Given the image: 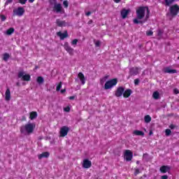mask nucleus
Returning a JSON list of instances; mask_svg holds the SVG:
<instances>
[{
	"instance_id": "nucleus-1",
	"label": "nucleus",
	"mask_w": 179,
	"mask_h": 179,
	"mask_svg": "<svg viewBox=\"0 0 179 179\" xmlns=\"http://www.w3.org/2000/svg\"><path fill=\"white\" fill-rule=\"evenodd\" d=\"M148 10V7L146 6H143V7H139L136 10V17L134 20V23L135 24H138V23H145V21H141L143 17H145V13Z\"/></svg>"
},
{
	"instance_id": "nucleus-2",
	"label": "nucleus",
	"mask_w": 179,
	"mask_h": 179,
	"mask_svg": "<svg viewBox=\"0 0 179 179\" xmlns=\"http://www.w3.org/2000/svg\"><path fill=\"white\" fill-rule=\"evenodd\" d=\"M34 128H36V124L28 123L20 127V132L21 134H24V135H30V134H33Z\"/></svg>"
},
{
	"instance_id": "nucleus-3",
	"label": "nucleus",
	"mask_w": 179,
	"mask_h": 179,
	"mask_svg": "<svg viewBox=\"0 0 179 179\" xmlns=\"http://www.w3.org/2000/svg\"><path fill=\"white\" fill-rule=\"evenodd\" d=\"M118 83V80L117 78H113L110 80H108L105 83L104 89L105 90H108V89H112Z\"/></svg>"
},
{
	"instance_id": "nucleus-4",
	"label": "nucleus",
	"mask_w": 179,
	"mask_h": 179,
	"mask_svg": "<svg viewBox=\"0 0 179 179\" xmlns=\"http://www.w3.org/2000/svg\"><path fill=\"white\" fill-rule=\"evenodd\" d=\"M24 15V8L23 7H18L13 10V16H19V17Z\"/></svg>"
},
{
	"instance_id": "nucleus-5",
	"label": "nucleus",
	"mask_w": 179,
	"mask_h": 179,
	"mask_svg": "<svg viewBox=\"0 0 179 179\" xmlns=\"http://www.w3.org/2000/svg\"><path fill=\"white\" fill-rule=\"evenodd\" d=\"M169 11H170L171 16H177L179 12V6L178 4L171 6L169 8Z\"/></svg>"
},
{
	"instance_id": "nucleus-6",
	"label": "nucleus",
	"mask_w": 179,
	"mask_h": 179,
	"mask_svg": "<svg viewBox=\"0 0 179 179\" xmlns=\"http://www.w3.org/2000/svg\"><path fill=\"white\" fill-rule=\"evenodd\" d=\"M53 12H55V13H64L65 10L62 8V5H61V3H55L53 6Z\"/></svg>"
},
{
	"instance_id": "nucleus-7",
	"label": "nucleus",
	"mask_w": 179,
	"mask_h": 179,
	"mask_svg": "<svg viewBox=\"0 0 179 179\" xmlns=\"http://www.w3.org/2000/svg\"><path fill=\"white\" fill-rule=\"evenodd\" d=\"M18 78H22V80L29 82V80H30L31 77L29 74L24 75V72H23V71H20L18 73Z\"/></svg>"
},
{
	"instance_id": "nucleus-8",
	"label": "nucleus",
	"mask_w": 179,
	"mask_h": 179,
	"mask_svg": "<svg viewBox=\"0 0 179 179\" xmlns=\"http://www.w3.org/2000/svg\"><path fill=\"white\" fill-rule=\"evenodd\" d=\"M133 154L132 152H131V150H126L124 151V159L127 162H131V160H132V157H133Z\"/></svg>"
},
{
	"instance_id": "nucleus-9",
	"label": "nucleus",
	"mask_w": 179,
	"mask_h": 179,
	"mask_svg": "<svg viewBox=\"0 0 179 179\" xmlns=\"http://www.w3.org/2000/svg\"><path fill=\"white\" fill-rule=\"evenodd\" d=\"M124 92H125V88L124 87H119L115 92V96L116 97H121L124 94Z\"/></svg>"
},
{
	"instance_id": "nucleus-10",
	"label": "nucleus",
	"mask_w": 179,
	"mask_h": 179,
	"mask_svg": "<svg viewBox=\"0 0 179 179\" xmlns=\"http://www.w3.org/2000/svg\"><path fill=\"white\" fill-rule=\"evenodd\" d=\"M68 132H69V127H66V126H64L60 129V136L64 137V136H66V135H68Z\"/></svg>"
},
{
	"instance_id": "nucleus-11",
	"label": "nucleus",
	"mask_w": 179,
	"mask_h": 179,
	"mask_svg": "<svg viewBox=\"0 0 179 179\" xmlns=\"http://www.w3.org/2000/svg\"><path fill=\"white\" fill-rule=\"evenodd\" d=\"M64 50L69 53V55H73V48H72L68 42H66L64 45Z\"/></svg>"
},
{
	"instance_id": "nucleus-12",
	"label": "nucleus",
	"mask_w": 179,
	"mask_h": 179,
	"mask_svg": "<svg viewBox=\"0 0 179 179\" xmlns=\"http://www.w3.org/2000/svg\"><path fill=\"white\" fill-rule=\"evenodd\" d=\"M83 167L84 169H90L92 167V162L87 159L83 160Z\"/></svg>"
},
{
	"instance_id": "nucleus-13",
	"label": "nucleus",
	"mask_w": 179,
	"mask_h": 179,
	"mask_svg": "<svg viewBox=\"0 0 179 179\" xmlns=\"http://www.w3.org/2000/svg\"><path fill=\"white\" fill-rule=\"evenodd\" d=\"M170 170H171V167H170L169 166H166V165L161 166L159 169V171L163 173H169V171H170Z\"/></svg>"
},
{
	"instance_id": "nucleus-14",
	"label": "nucleus",
	"mask_w": 179,
	"mask_h": 179,
	"mask_svg": "<svg viewBox=\"0 0 179 179\" xmlns=\"http://www.w3.org/2000/svg\"><path fill=\"white\" fill-rule=\"evenodd\" d=\"M58 37H60V40H64V38H66L69 37L68 31H65L64 33L62 34V32L59 31L57 33Z\"/></svg>"
},
{
	"instance_id": "nucleus-15",
	"label": "nucleus",
	"mask_w": 179,
	"mask_h": 179,
	"mask_svg": "<svg viewBox=\"0 0 179 179\" xmlns=\"http://www.w3.org/2000/svg\"><path fill=\"white\" fill-rule=\"evenodd\" d=\"M78 79H80L82 85H85V83H86V78H85V75L83 74V73H78Z\"/></svg>"
},
{
	"instance_id": "nucleus-16",
	"label": "nucleus",
	"mask_w": 179,
	"mask_h": 179,
	"mask_svg": "<svg viewBox=\"0 0 179 179\" xmlns=\"http://www.w3.org/2000/svg\"><path fill=\"white\" fill-rule=\"evenodd\" d=\"M131 94H132V90L127 89L124 91L123 97H124V99H128V97H129V96H131Z\"/></svg>"
},
{
	"instance_id": "nucleus-17",
	"label": "nucleus",
	"mask_w": 179,
	"mask_h": 179,
	"mask_svg": "<svg viewBox=\"0 0 179 179\" xmlns=\"http://www.w3.org/2000/svg\"><path fill=\"white\" fill-rule=\"evenodd\" d=\"M128 13H129V10L123 8L120 12V15H121L122 19H125L127 17V16H128Z\"/></svg>"
},
{
	"instance_id": "nucleus-18",
	"label": "nucleus",
	"mask_w": 179,
	"mask_h": 179,
	"mask_svg": "<svg viewBox=\"0 0 179 179\" xmlns=\"http://www.w3.org/2000/svg\"><path fill=\"white\" fill-rule=\"evenodd\" d=\"M164 73H177V70L171 69L170 67H166L164 69Z\"/></svg>"
},
{
	"instance_id": "nucleus-19",
	"label": "nucleus",
	"mask_w": 179,
	"mask_h": 179,
	"mask_svg": "<svg viewBox=\"0 0 179 179\" xmlns=\"http://www.w3.org/2000/svg\"><path fill=\"white\" fill-rule=\"evenodd\" d=\"M56 24L59 27H65L66 26V22L61 21L59 19L56 20Z\"/></svg>"
},
{
	"instance_id": "nucleus-20",
	"label": "nucleus",
	"mask_w": 179,
	"mask_h": 179,
	"mask_svg": "<svg viewBox=\"0 0 179 179\" xmlns=\"http://www.w3.org/2000/svg\"><path fill=\"white\" fill-rule=\"evenodd\" d=\"M47 157H50V152H43L42 154H40L38 156V158L39 159H44V158L47 159Z\"/></svg>"
},
{
	"instance_id": "nucleus-21",
	"label": "nucleus",
	"mask_w": 179,
	"mask_h": 179,
	"mask_svg": "<svg viewBox=\"0 0 179 179\" xmlns=\"http://www.w3.org/2000/svg\"><path fill=\"white\" fill-rule=\"evenodd\" d=\"M138 68H131L130 69V75H131V76H135L136 75H138Z\"/></svg>"
},
{
	"instance_id": "nucleus-22",
	"label": "nucleus",
	"mask_w": 179,
	"mask_h": 179,
	"mask_svg": "<svg viewBox=\"0 0 179 179\" xmlns=\"http://www.w3.org/2000/svg\"><path fill=\"white\" fill-rule=\"evenodd\" d=\"M5 100L6 101H9V100H10V90H9V88H8L6 91Z\"/></svg>"
},
{
	"instance_id": "nucleus-23",
	"label": "nucleus",
	"mask_w": 179,
	"mask_h": 179,
	"mask_svg": "<svg viewBox=\"0 0 179 179\" xmlns=\"http://www.w3.org/2000/svg\"><path fill=\"white\" fill-rule=\"evenodd\" d=\"M133 134L136 136H145V133L142 131L135 130Z\"/></svg>"
},
{
	"instance_id": "nucleus-24",
	"label": "nucleus",
	"mask_w": 179,
	"mask_h": 179,
	"mask_svg": "<svg viewBox=\"0 0 179 179\" xmlns=\"http://www.w3.org/2000/svg\"><path fill=\"white\" fill-rule=\"evenodd\" d=\"M37 115H38L37 112L32 111L30 113L29 118L31 120H36V118H37Z\"/></svg>"
},
{
	"instance_id": "nucleus-25",
	"label": "nucleus",
	"mask_w": 179,
	"mask_h": 179,
	"mask_svg": "<svg viewBox=\"0 0 179 179\" xmlns=\"http://www.w3.org/2000/svg\"><path fill=\"white\" fill-rule=\"evenodd\" d=\"M13 33H15V29L13 28H10L8 29L6 31V34H7V36H10L11 34H13Z\"/></svg>"
},
{
	"instance_id": "nucleus-26",
	"label": "nucleus",
	"mask_w": 179,
	"mask_h": 179,
	"mask_svg": "<svg viewBox=\"0 0 179 179\" xmlns=\"http://www.w3.org/2000/svg\"><path fill=\"white\" fill-rule=\"evenodd\" d=\"M9 58H10V55H9V53H4L3 55V60H4L5 62H8Z\"/></svg>"
},
{
	"instance_id": "nucleus-27",
	"label": "nucleus",
	"mask_w": 179,
	"mask_h": 179,
	"mask_svg": "<svg viewBox=\"0 0 179 179\" xmlns=\"http://www.w3.org/2000/svg\"><path fill=\"white\" fill-rule=\"evenodd\" d=\"M36 82L38 85H43V83H44V78L38 76L36 79Z\"/></svg>"
},
{
	"instance_id": "nucleus-28",
	"label": "nucleus",
	"mask_w": 179,
	"mask_h": 179,
	"mask_svg": "<svg viewBox=\"0 0 179 179\" xmlns=\"http://www.w3.org/2000/svg\"><path fill=\"white\" fill-rule=\"evenodd\" d=\"M144 120L146 124H149V122L152 121V117H150V115H147L144 117Z\"/></svg>"
},
{
	"instance_id": "nucleus-29",
	"label": "nucleus",
	"mask_w": 179,
	"mask_h": 179,
	"mask_svg": "<svg viewBox=\"0 0 179 179\" xmlns=\"http://www.w3.org/2000/svg\"><path fill=\"white\" fill-rule=\"evenodd\" d=\"M160 96V94H159V92H155L152 94V97L153 99H155V100H157L159 99V96Z\"/></svg>"
},
{
	"instance_id": "nucleus-30",
	"label": "nucleus",
	"mask_w": 179,
	"mask_h": 179,
	"mask_svg": "<svg viewBox=\"0 0 179 179\" xmlns=\"http://www.w3.org/2000/svg\"><path fill=\"white\" fill-rule=\"evenodd\" d=\"M165 1V6H170L174 2V0H164Z\"/></svg>"
},
{
	"instance_id": "nucleus-31",
	"label": "nucleus",
	"mask_w": 179,
	"mask_h": 179,
	"mask_svg": "<svg viewBox=\"0 0 179 179\" xmlns=\"http://www.w3.org/2000/svg\"><path fill=\"white\" fill-rule=\"evenodd\" d=\"M147 14L145 15V20L144 22H146L149 19V15L150 14V11L149 10V8L148 7L146 10Z\"/></svg>"
},
{
	"instance_id": "nucleus-32",
	"label": "nucleus",
	"mask_w": 179,
	"mask_h": 179,
	"mask_svg": "<svg viewBox=\"0 0 179 179\" xmlns=\"http://www.w3.org/2000/svg\"><path fill=\"white\" fill-rule=\"evenodd\" d=\"M165 135L166 136H170V135H171V130H170V129H166L165 130Z\"/></svg>"
},
{
	"instance_id": "nucleus-33",
	"label": "nucleus",
	"mask_w": 179,
	"mask_h": 179,
	"mask_svg": "<svg viewBox=\"0 0 179 179\" xmlns=\"http://www.w3.org/2000/svg\"><path fill=\"white\" fill-rule=\"evenodd\" d=\"M62 87V82H60L58 85L56 87L57 92H59L61 90V88Z\"/></svg>"
},
{
	"instance_id": "nucleus-34",
	"label": "nucleus",
	"mask_w": 179,
	"mask_h": 179,
	"mask_svg": "<svg viewBox=\"0 0 179 179\" xmlns=\"http://www.w3.org/2000/svg\"><path fill=\"white\" fill-rule=\"evenodd\" d=\"M63 5H64V8H68L69 3L68 2V1L66 0V1H63Z\"/></svg>"
},
{
	"instance_id": "nucleus-35",
	"label": "nucleus",
	"mask_w": 179,
	"mask_h": 179,
	"mask_svg": "<svg viewBox=\"0 0 179 179\" xmlns=\"http://www.w3.org/2000/svg\"><path fill=\"white\" fill-rule=\"evenodd\" d=\"M76 44H78V39L73 40L72 42H71V45H76Z\"/></svg>"
},
{
	"instance_id": "nucleus-36",
	"label": "nucleus",
	"mask_w": 179,
	"mask_h": 179,
	"mask_svg": "<svg viewBox=\"0 0 179 179\" xmlns=\"http://www.w3.org/2000/svg\"><path fill=\"white\" fill-rule=\"evenodd\" d=\"M19 2L21 3V5L26 4V2H27V0H19Z\"/></svg>"
},
{
	"instance_id": "nucleus-37",
	"label": "nucleus",
	"mask_w": 179,
	"mask_h": 179,
	"mask_svg": "<svg viewBox=\"0 0 179 179\" xmlns=\"http://www.w3.org/2000/svg\"><path fill=\"white\" fill-rule=\"evenodd\" d=\"M157 34H158V36H159V37L162 36V35L163 34V31L161 30V29H159V30L157 31Z\"/></svg>"
},
{
	"instance_id": "nucleus-38",
	"label": "nucleus",
	"mask_w": 179,
	"mask_h": 179,
	"mask_svg": "<svg viewBox=\"0 0 179 179\" xmlns=\"http://www.w3.org/2000/svg\"><path fill=\"white\" fill-rule=\"evenodd\" d=\"M146 34L147 36H153V32L152 31H147Z\"/></svg>"
},
{
	"instance_id": "nucleus-39",
	"label": "nucleus",
	"mask_w": 179,
	"mask_h": 179,
	"mask_svg": "<svg viewBox=\"0 0 179 179\" xmlns=\"http://www.w3.org/2000/svg\"><path fill=\"white\" fill-rule=\"evenodd\" d=\"M64 110L66 111V113H69L71 111V108L66 107L64 108Z\"/></svg>"
},
{
	"instance_id": "nucleus-40",
	"label": "nucleus",
	"mask_w": 179,
	"mask_h": 179,
	"mask_svg": "<svg viewBox=\"0 0 179 179\" xmlns=\"http://www.w3.org/2000/svg\"><path fill=\"white\" fill-rule=\"evenodd\" d=\"M139 173H141V171H139V169H135L134 174L136 176H138V174H139Z\"/></svg>"
},
{
	"instance_id": "nucleus-41",
	"label": "nucleus",
	"mask_w": 179,
	"mask_h": 179,
	"mask_svg": "<svg viewBox=\"0 0 179 179\" xmlns=\"http://www.w3.org/2000/svg\"><path fill=\"white\" fill-rule=\"evenodd\" d=\"M13 2V0H6L5 5H9V3H12Z\"/></svg>"
},
{
	"instance_id": "nucleus-42",
	"label": "nucleus",
	"mask_w": 179,
	"mask_h": 179,
	"mask_svg": "<svg viewBox=\"0 0 179 179\" xmlns=\"http://www.w3.org/2000/svg\"><path fill=\"white\" fill-rule=\"evenodd\" d=\"M134 85L137 86V85H139V79L136 78L134 80Z\"/></svg>"
},
{
	"instance_id": "nucleus-43",
	"label": "nucleus",
	"mask_w": 179,
	"mask_h": 179,
	"mask_svg": "<svg viewBox=\"0 0 179 179\" xmlns=\"http://www.w3.org/2000/svg\"><path fill=\"white\" fill-rule=\"evenodd\" d=\"M1 22H5L6 20V17L5 15H1Z\"/></svg>"
},
{
	"instance_id": "nucleus-44",
	"label": "nucleus",
	"mask_w": 179,
	"mask_h": 179,
	"mask_svg": "<svg viewBox=\"0 0 179 179\" xmlns=\"http://www.w3.org/2000/svg\"><path fill=\"white\" fill-rule=\"evenodd\" d=\"M161 179H169V176L167 175H164L161 176Z\"/></svg>"
},
{
	"instance_id": "nucleus-45",
	"label": "nucleus",
	"mask_w": 179,
	"mask_h": 179,
	"mask_svg": "<svg viewBox=\"0 0 179 179\" xmlns=\"http://www.w3.org/2000/svg\"><path fill=\"white\" fill-rule=\"evenodd\" d=\"M95 45L96 47H100V41H97L96 42H95Z\"/></svg>"
},
{
	"instance_id": "nucleus-46",
	"label": "nucleus",
	"mask_w": 179,
	"mask_h": 179,
	"mask_svg": "<svg viewBox=\"0 0 179 179\" xmlns=\"http://www.w3.org/2000/svg\"><path fill=\"white\" fill-rule=\"evenodd\" d=\"M169 128H170L171 129H174L176 128V126H175L174 124H171V125L169 126Z\"/></svg>"
},
{
	"instance_id": "nucleus-47",
	"label": "nucleus",
	"mask_w": 179,
	"mask_h": 179,
	"mask_svg": "<svg viewBox=\"0 0 179 179\" xmlns=\"http://www.w3.org/2000/svg\"><path fill=\"white\" fill-rule=\"evenodd\" d=\"M86 16H90V15H92V12L88 11L85 13Z\"/></svg>"
},
{
	"instance_id": "nucleus-48",
	"label": "nucleus",
	"mask_w": 179,
	"mask_h": 179,
	"mask_svg": "<svg viewBox=\"0 0 179 179\" xmlns=\"http://www.w3.org/2000/svg\"><path fill=\"white\" fill-rule=\"evenodd\" d=\"M115 3H120L121 2V0H113Z\"/></svg>"
},
{
	"instance_id": "nucleus-49",
	"label": "nucleus",
	"mask_w": 179,
	"mask_h": 179,
	"mask_svg": "<svg viewBox=\"0 0 179 179\" xmlns=\"http://www.w3.org/2000/svg\"><path fill=\"white\" fill-rule=\"evenodd\" d=\"M61 93H65L66 92V90L64 89V90H61Z\"/></svg>"
},
{
	"instance_id": "nucleus-50",
	"label": "nucleus",
	"mask_w": 179,
	"mask_h": 179,
	"mask_svg": "<svg viewBox=\"0 0 179 179\" xmlns=\"http://www.w3.org/2000/svg\"><path fill=\"white\" fill-rule=\"evenodd\" d=\"M69 100H75V96H70Z\"/></svg>"
},
{
	"instance_id": "nucleus-51",
	"label": "nucleus",
	"mask_w": 179,
	"mask_h": 179,
	"mask_svg": "<svg viewBox=\"0 0 179 179\" xmlns=\"http://www.w3.org/2000/svg\"><path fill=\"white\" fill-rule=\"evenodd\" d=\"M149 135H150V136H152V135H153V131L151 130V131H150V132H149Z\"/></svg>"
},
{
	"instance_id": "nucleus-52",
	"label": "nucleus",
	"mask_w": 179,
	"mask_h": 179,
	"mask_svg": "<svg viewBox=\"0 0 179 179\" xmlns=\"http://www.w3.org/2000/svg\"><path fill=\"white\" fill-rule=\"evenodd\" d=\"M174 92L176 93V94H178V90H174Z\"/></svg>"
},
{
	"instance_id": "nucleus-53",
	"label": "nucleus",
	"mask_w": 179,
	"mask_h": 179,
	"mask_svg": "<svg viewBox=\"0 0 179 179\" xmlns=\"http://www.w3.org/2000/svg\"><path fill=\"white\" fill-rule=\"evenodd\" d=\"M29 3H33L34 2V0H29Z\"/></svg>"
},
{
	"instance_id": "nucleus-54",
	"label": "nucleus",
	"mask_w": 179,
	"mask_h": 179,
	"mask_svg": "<svg viewBox=\"0 0 179 179\" xmlns=\"http://www.w3.org/2000/svg\"><path fill=\"white\" fill-rule=\"evenodd\" d=\"M145 156H148V154H144L143 155V157H145Z\"/></svg>"
},
{
	"instance_id": "nucleus-55",
	"label": "nucleus",
	"mask_w": 179,
	"mask_h": 179,
	"mask_svg": "<svg viewBox=\"0 0 179 179\" xmlns=\"http://www.w3.org/2000/svg\"><path fill=\"white\" fill-rule=\"evenodd\" d=\"M16 85H17V86H19L20 83H17Z\"/></svg>"
},
{
	"instance_id": "nucleus-56",
	"label": "nucleus",
	"mask_w": 179,
	"mask_h": 179,
	"mask_svg": "<svg viewBox=\"0 0 179 179\" xmlns=\"http://www.w3.org/2000/svg\"><path fill=\"white\" fill-rule=\"evenodd\" d=\"M136 164H139V161H137V162H136Z\"/></svg>"
},
{
	"instance_id": "nucleus-57",
	"label": "nucleus",
	"mask_w": 179,
	"mask_h": 179,
	"mask_svg": "<svg viewBox=\"0 0 179 179\" xmlns=\"http://www.w3.org/2000/svg\"><path fill=\"white\" fill-rule=\"evenodd\" d=\"M37 68H38V67H37V66H36V69H37Z\"/></svg>"
}]
</instances>
